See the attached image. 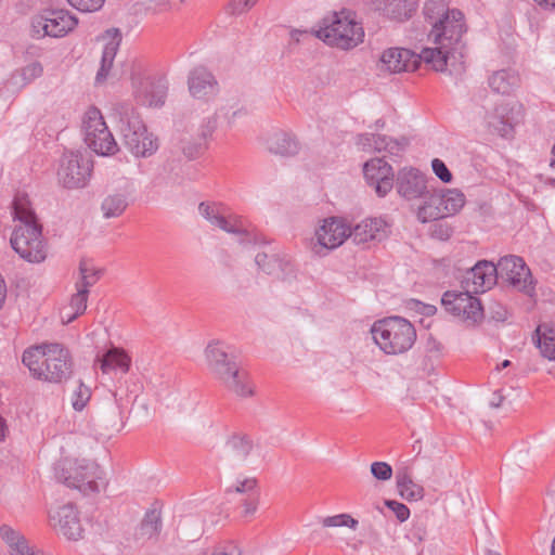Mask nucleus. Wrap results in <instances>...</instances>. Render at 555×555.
I'll list each match as a JSON object with an SVG mask.
<instances>
[{"instance_id":"obj_1","label":"nucleus","mask_w":555,"mask_h":555,"mask_svg":"<svg viewBox=\"0 0 555 555\" xmlns=\"http://www.w3.org/2000/svg\"><path fill=\"white\" fill-rule=\"evenodd\" d=\"M22 363L29 370L33 378L63 385L74 375V358L70 350L61 343H41L26 348Z\"/></svg>"},{"instance_id":"obj_2","label":"nucleus","mask_w":555,"mask_h":555,"mask_svg":"<svg viewBox=\"0 0 555 555\" xmlns=\"http://www.w3.org/2000/svg\"><path fill=\"white\" fill-rule=\"evenodd\" d=\"M13 217L18 222L10 238L12 248L28 262L39 263L47 258V243L27 194L17 193L12 202Z\"/></svg>"},{"instance_id":"obj_3","label":"nucleus","mask_w":555,"mask_h":555,"mask_svg":"<svg viewBox=\"0 0 555 555\" xmlns=\"http://www.w3.org/2000/svg\"><path fill=\"white\" fill-rule=\"evenodd\" d=\"M205 359L210 374L225 389L238 397L254 395L247 371L240 366L235 356L228 352V347L222 341L208 343L205 348Z\"/></svg>"},{"instance_id":"obj_4","label":"nucleus","mask_w":555,"mask_h":555,"mask_svg":"<svg viewBox=\"0 0 555 555\" xmlns=\"http://www.w3.org/2000/svg\"><path fill=\"white\" fill-rule=\"evenodd\" d=\"M465 33L464 14L456 9H452L451 14L428 33V40L435 44L429 50L437 53L434 60H439L438 56L443 59V70L449 62L453 64L463 61L466 50V43L463 41Z\"/></svg>"},{"instance_id":"obj_5","label":"nucleus","mask_w":555,"mask_h":555,"mask_svg":"<svg viewBox=\"0 0 555 555\" xmlns=\"http://www.w3.org/2000/svg\"><path fill=\"white\" fill-rule=\"evenodd\" d=\"M125 146L137 157H150L158 150V140L147 131L138 111L130 103L115 105Z\"/></svg>"},{"instance_id":"obj_6","label":"nucleus","mask_w":555,"mask_h":555,"mask_svg":"<svg viewBox=\"0 0 555 555\" xmlns=\"http://www.w3.org/2000/svg\"><path fill=\"white\" fill-rule=\"evenodd\" d=\"M371 333L376 345L386 354L404 353L416 340V330L413 324L397 315L375 321Z\"/></svg>"},{"instance_id":"obj_7","label":"nucleus","mask_w":555,"mask_h":555,"mask_svg":"<svg viewBox=\"0 0 555 555\" xmlns=\"http://www.w3.org/2000/svg\"><path fill=\"white\" fill-rule=\"evenodd\" d=\"M314 36L331 47L350 50L363 41L364 30L360 23L350 17V14L340 12L325 17Z\"/></svg>"},{"instance_id":"obj_8","label":"nucleus","mask_w":555,"mask_h":555,"mask_svg":"<svg viewBox=\"0 0 555 555\" xmlns=\"http://www.w3.org/2000/svg\"><path fill=\"white\" fill-rule=\"evenodd\" d=\"M435 55L437 53L429 48H423L420 53L404 48H390L383 52L380 61L391 73L415 72L423 63L430 69L443 72V59L438 56L439 60H434Z\"/></svg>"},{"instance_id":"obj_9","label":"nucleus","mask_w":555,"mask_h":555,"mask_svg":"<svg viewBox=\"0 0 555 555\" xmlns=\"http://www.w3.org/2000/svg\"><path fill=\"white\" fill-rule=\"evenodd\" d=\"M78 24L77 18L68 11L61 9H42L30 21V36L41 39L47 36L61 38L72 31Z\"/></svg>"},{"instance_id":"obj_10","label":"nucleus","mask_w":555,"mask_h":555,"mask_svg":"<svg viewBox=\"0 0 555 555\" xmlns=\"http://www.w3.org/2000/svg\"><path fill=\"white\" fill-rule=\"evenodd\" d=\"M83 133L86 144L98 155H114L118 151V145L96 107L86 113Z\"/></svg>"},{"instance_id":"obj_11","label":"nucleus","mask_w":555,"mask_h":555,"mask_svg":"<svg viewBox=\"0 0 555 555\" xmlns=\"http://www.w3.org/2000/svg\"><path fill=\"white\" fill-rule=\"evenodd\" d=\"M472 293L469 288L465 292L447 291L441 297V305L448 313L475 326L483 320L485 311L480 299Z\"/></svg>"},{"instance_id":"obj_12","label":"nucleus","mask_w":555,"mask_h":555,"mask_svg":"<svg viewBox=\"0 0 555 555\" xmlns=\"http://www.w3.org/2000/svg\"><path fill=\"white\" fill-rule=\"evenodd\" d=\"M199 214L211 224L228 233L240 234L241 243H258L255 234L247 227V221L236 215H227V208L220 203L202 202L198 205Z\"/></svg>"},{"instance_id":"obj_13","label":"nucleus","mask_w":555,"mask_h":555,"mask_svg":"<svg viewBox=\"0 0 555 555\" xmlns=\"http://www.w3.org/2000/svg\"><path fill=\"white\" fill-rule=\"evenodd\" d=\"M498 280L508 283L529 297L535 296L534 281L530 269L519 256L508 255L500 258L495 264Z\"/></svg>"},{"instance_id":"obj_14","label":"nucleus","mask_w":555,"mask_h":555,"mask_svg":"<svg viewBox=\"0 0 555 555\" xmlns=\"http://www.w3.org/2000/svg\"><path fill=\"white\" fill-rule=\"evenodd\" d=\"M92 160L79 152H65L57 171L60 183L66 189L86 186L92 172Z\"/></svg>"},{"instance_id":"obj_15","label":"nucleus","mask_w":555,"mask_h":555,"mask_svg":"<svg viewBox=\"0 0 555 555\" xmlns=\"http://www.w3.org/2000/svg\"><path fill=\"white\" fill-rule=\"evenodd\" d=\"M363 173L367 184L379 197L386 196L395 183L392 167L384 158H372L364 163Z\"/></svg>"},{"instance_id":"obj_16","label":"nucleus","mask_w":555,"mask_h":555,"mask_svg":"<svg viewBox=\"0 0 555 555\" xmlns=\"http://www.w3.org/2000/svg\"><path fill=\"white\" fill-rule=\"evenodd\" d=\"M396 189L406 201L421 199L427 194L426 176L416 168H403L398 171Z\"/></svg>"},{"instance_id":"obj_17","label":"nucleus","mask_w":555,"mask_h":555,"mask_svg":"<svg viewBox=\"0 0 555 555\" xmlns=\"http://www.w3.org/2000/svg\"><path fill=\"white\" fill-rule=\"evenodd\" d=\"M520 105L502 103L487 116L488 126L502 138L512 137L514 127L519 121Z\"/></svg>"},{"instance_id":"obj_18","label":"nucleus","mask_w":555,"mask_h":555,"mask_svg":"<svg viewBox=\"0 0 555 555\" xmlns=\"http://www.w3.org/2000/svg\"><path fill=\"white\" fill-rule=\"evenodd\" d=\"M188 87L191 95L195 99H209L219 92L216 77L203 65H198L190 72Z\"/></svg>"},{"instance_id":"obj_19","label":"nucleus","mask_w":555,"mask_h":555,"mask_svg":"<svg viewBox=\"0 0 555 555\" xmlns=\"http://www.w3.org/2000/svg\"><path fill=\"white\" fill-rule=\"evenodd\" d=\"M498 282V272L492 261L479 260L465 275V283L473 293H483Z\"/></svg>"},{"instance_id":"obj_20","label":"nucleus","mask_w":555,"mask_h":555,"mask_svg":"<svg viewBox=\"0 0 555 555\" xmlns=\"http://www.w3.org/2000/svg\"><path fill=\"white\" fill-rule=\"evenodd\" d=\"M375 9L396 22H405L416 12L417 0H372Z\"/></svg>"},{"instance_id":"obj_21","label":"nucleus","mask_w":555,"mask_h":555,"mask_svg":"<svg viewBox=\"0 0 555 555\" xmlns=\"http://www.w3.org/2000/svg\"><path fill=\"white\" fill-rule=\"evenodd\" d=\"M315 235L321 246L333 249L349 238V227L341 220L331 218L324 221L323 225L317 230Z\"/></svg>"},{"instance_id":"obj_22","label":"nucleus","mask_w":555,"mask_h":555,"mask_svg":"<svg viewBox=\"0 0 555 555\" xmlns=\"http://www.w3.org/2000/svg\"><path fill=\"white\" fill-rule=\"evenodd\" d=\"M386 222L380 218H369L349 229V238L356 244H365L371 241L380 242L387 236Z\"/></svg>"},{"instance_id":"obj_23","label":"nucleus","mask_w":555,"mask_h":555,"mask_svg":"<svg viewBox=\"0 0 555 555\" xmlns=\"http://www.w3.org/2000/svg\"><path fill=\"white\" fill-rule=\"evenodd\" d=\"M52 519H57L60 531L68 540H78L82 537V527L78 517V512L72 503L65 504L59 508Z\"/></svg>"},{"instance_id":"obj_24","label":"nucleus","mask_w":555,"mask_h":555,"mask_svg":"<svg viewBox=\"0 0 555 555\" xmlns=\"http://www.w3.org/2000/svg\"><path fill=\"white\" fill-rule=\"evenodd\" d=\"M167 83L164 79L144 78L137 90L138 99L149 106H162L167 95Z\"/></svg>"},{"instance_id":"obj_25","label":"nucleus","mask_w":555,"mask_h":555,"mask_svg":"<svg viewBox=\"0 0 555 555\" xmlns=\"http://www.w3.org/2000/svg\"><path fill=\"white\" fill-rule=\"evenodd\" d=\"M268 151L283 157H292L299 153L300 143L292 133L276 131L267 139Z\"/></svg>"},{"instance_id":"obj_26","label":"nucleus","mask_w":555,"mask_h":555,"mask_svg":"<svg viewBox=\"0 0 555 555\" xmlns=\"http://www.w3.org/2000/svg\"><path fill=\"white\" fill-rule=\"evenodd\" d=\"M421 199H423V204L417 209V219L421 222L425 223L444 218L441 190L430 191L427 189V194Z\"/></svg>"},{"instance_id":"obj_27","label":"nucleus","mask_w":555,"mask_h":555,"mask_svg":"<svg viewBox=\"0 0 555 555\" xmlns=\"http://www.w3.org/2000/svg\"><path fill=\"white\" fill-rule=\"evenodd\" d=\"M488 85L492 92L509 95L519 87L520 77L515 69H500L488 77Z\"/></svg>"},{"instance_id":"obj_28","label":"nucleus","mask_w":555,"mask_h":555,"mask_svg":"<svg viewBox=\"0 0 555 555\" xmlns=\"http://www.w3.org/2000/svg\"><path fill=\"white\" fill-rule=\"evenodd\" d=\"M162 516L160 512L153 508L149 509L140 525L135 529L134 539L138 542H145L150 540H157L162 531Z\"/></svg>"},{"instance_id":"obj_29","label":"nucleus","mask_w":555,"mask_h":555,"mask_svg":"<svg viewBox=\"0 0 555 555\" xmlns=\"http://www.w3.org/2000/svg\"><path fill=\"white\" fill-rule=\"evenodd\" d=\"M99 361L104 374H108L112 371H120L125 374L129 371L131 364V358L128 353L124 349L117 347H111L107 349Z\"/></svg>"},{"instance_id":"obj_30","label":"nucleus","mask_w":555,"mask_h":555,"mask_svg":"<svg viewBox=\"0 0 555 555\" xmlns=\"http://www.w3.org/2000/svg\"><path fill=\"white\" fill-rule=\"evenodd\" d=\"M225 448L232 461L242 463L245 462L251 453L254 441L246 434L234 433L227 439Z\"/></svg>"},{"instance_id":"obj_31","label":"nucleus","mask_w":555,"mask_h":555,"mask_svg":"<svg viewBox=\"0 0 555 555\" xmlns=\"http://www.w3.org/2000/svg\"><path fill=\"white\" fill-rule=\"evenodd\" d=\"M113 30L114 38L105 44L102 52L101 66L95 77L96 82H103L107 78L121 41L119 29L114 28Z\"/></svg>"},{"instance_id":"obj_32","label":"nucleus","mask_w":555,"mask_h":555,"mask_svg":"<svg viewBox=\"0 0 555 555\" xmlns=\"http://www.w3.org/2000/svg\"><path fill=\"white\" fill-rule=\"evenodd\" d=\"M397 489L399 494L408 501L421 500L424 496V488L415 483L406 470L398 472L396 475Z\"/></svg>"},{"instance_id":"obj_33","label":"nucleus","mask_w":555,"mask_h":555,"mask_svg":"<svg viewBox=\"0 0 555 555\" xmlns=\"http://www.w3.org/2000/svg\"><path fill=\"white\" fill-rule=\"evenodd\" d=\"M449 14H451V10L444 0H427L423 8L424 18L431 28L440 25Z\"/></svg>"},{"instance_id":"obj_34","label":"nucleus","mask_w":555,"mask_h":555,"mask_svg":"<svg viewBox=\"0 0 555 555\" xmlns=\"http://www.w3.org/2000/svg\"><path fill=\"white\" fill-rule=\"evenodd\" d=\"M542 327L538 326L532 339L544 358L555 360V327H544L543 332Z\"/></svg>"},{"instance_id":"obj_35","label":"nucleus","mask_w":555,"mask_h":555,"mask_svg":"<svg viewBox=\"0 0 555 555\" xmlns=\"http://www.w3.org/2000/svg\"><path fill=\"white\" fill-rule=\"evenodd\" d=\"M128 205L129 203L126 194L115 193L107 195L103 199L101 204V209L103 211L104 218H117L125 212Z\"/></svg>"},{"instance_id":"obj_36","label":"nucleus","mask_w":555,"mask_h":555,"mask_svg":"<svg viewBox=\"0 0 555 555\" xmlns=\"http://www.w3.org/2000/svg\"><path fill=\"white\" fill-rule=\"evenodd\" d=\"M178 150L189 159L199 158L208 150V143L195 137H183L178 142Z\"/></svg>"},{"instance_id":"obj_37","label":"nucleus","mask_w":555,"mask_h":555,"mask_svg":"<svg viewBox=\"0 0 555 555\" xmlns=\"http://www.w3.org/2000/svg\"><path fill=\"white\" fill-rule=\"evenodd\" d=\"M443 196L444 217L459 212L465 204V195L457 189L441 190Z\"/></svg>"},{"instance_id":"obj_38","label":"nucleus","mask_w":555,"mask_h":555,"mask_svg":"<svg viewBox=\"0 0 555 555\" xmlns=\"http://www.w3.org/2000/svg\"><path fill=\"white\" fill-rule=\"evenodd\" d=\"M80 278L76 282V288L90 289L101 278L102 270L95 269L88 260L82 259L79 263Z\"/></svg>"},{"instance_id":"obj_39","label":"nucleus","mask_w":555,"mask_h":555,"mask_svg":"<svg viewBox=\"0 0 555 555\" xmlns=\"http://www.w3.org/2000/svg\"><path fill=\"white\" fill-rule=\"evenodd\" d=\"M89 292L90 291L85 288H76V293L72 296L69 302V309L72 312L65 314L66 320L63 319L64 323L68 324L85 313L87 309Z\"/></svg>"},{"instance_id":"obj_40","label":"nucleus","mask_w":555,"mask_h":555,"mask_svg":"<svg viewBox=\"0 0 555 555\" xmlns=\"http://www.w3.org/2000/svg\"><path fill=\"white\" fill-rule=\"evenodd\" d=\"M73 481L78 483V486H73V488L80 491H98V482L93 479L89 465L77 464Z\"/></svg>"},{"instance_id":"obj_41","label":"nucleus","mask_w":555,"mask_h":555,"mask_svg":"<svg viewBox=\"0 0 555 555\" xmlns=\"http://www.w3.org/2000/svg\"><path fill=\"white\" fill-rule=\"evenodd\" d=\"M76 467V462H72L69 460L59 461L54 466L55 479L68 488H73V486H78V483L73 481V475L75 473Z\"/></svg>"},{"instance_id":"obj_42","label":"nucleus","mask_w":555,"mask_h":555,"mask_svg":"<svg viewBox=\"0 0 555 555\" xmlns=\"http://www.w3.org/2000/svg\"><path fill=\"white\" fill-rule=\"evenodd\" d=\"M258 268L267 274H278V266L280 263V255L258 253L255 257Z\"/></svg>"},{"instance_id":"obj_43","label":"nucleus","mask_w":555,"mask_h":555,"mask_svg":"<svg viewBox=\"0 0 555 555\" xmlns=\"http://www.w3.org/2000/svg\"><path fill=\"white\" fill-rule=\"evenodd\" d=\"M91 398V390L81 380L72 396V405L75 411H82Z\"/></svg>"},{"instance_id":"obj_44","label":"nucleus","mask_w":555,"mask_h":555,"mask_svg":"<svg viewBox=\"0 0 555 555\" xmlns=\"http://www.w3.org/2000/svg\"><path fill=\"white\" fill-rule=\"evenodd\" d=\"M323 527H341L346 526L351 529H357L358 520L352 518L348 514H339L335 516H328L322 519Z\"/></svg>"},{"instance_id":"obj_45","label":"nucleus","mask_w":555,"mask_h":555,"mask_svg":"<svg viewBox=\"0 0 555 555\" xmlns=\"http://www.w3.org/2000/svg\"><path fill=\"white\" fill-rule=\"evenodd\" d=\"M258 480L254 477L245 478L244 480L237 481L236 485L230 486L225 489L227 494L231 493H257Z\"/></svg>"},{"instance_id":"obj_46","label":"nucleus","mask_w":555,"mask_h":555,"mask_svg":"<svg viewBox=\"0 0 555 555\" xmlns=\"http://www.w3.org/2000/svg\"><path fill=\"white\" fill-rule=\"evenodd\" d=\"M17 74L22 77L24 85H27L43 74V67L40 62H33L22 67Z\"/></svg>"},{"instance_id":"obj_47","label":"nucleus","mask_w":555,"mask_h":555,"mask_svg":"<svg viewBox=\"0 0 555 555\" xmlns=\"http://www.w3.org/2000/svg\"><path fill=\"white\" fill-rule=\"evenodd\" d=\"M258 0H230L227 5V12L230 15H241L251 10Z\"/></svg>"},{"instance_id":"obj_48","label":"nucleus","mask_w":555,"mask_h":555,"mask_svg":"<svg viewBox=\"0 0 555 555\" xmlns=\"http://www.w3.org/2000/svg\"><path fill=\"white\" fill-rule=\"evenodd\" d=\"M218 120L217 116L212 115L204 119L203 124L201 125L198 138L203 140L204 142H207L212 138L214 132L217 129Z\"/></svg>"},{"instance_id":"obj_49","label":"nucleus","mask_w":555,"mask_h":555,"mask_svg":"<svg viewBox=\"0 0 555 555\" xmlns=\"http://www.w3.org/2000/svg\"><path fill=\"white\" fill-rule=\"evenodd\" d=\"M259 493H250L242 501V517L249 518L255 515L259 505Z\"/></svg>"},{"instance_id":"obj_50","label":"nucleus","mask_w":555,"mask_h":555,"mask_svg":"<svg viewBox=\"0 0 555 555\" xmlns=\"http://www.w3.org/2000/svg\"><path fill=\"white\" fill-rule=\"evenodd\" d=\"M371 473L377 480H389L392 476V467L386 462H374L371 464Z\"/></svg>"},{"instance_id":"obj_51","label":"nucleus","mask_w":555,"mask_h":555,"mask_svg":"<svg viewBox=\"0 0 555 555\" xmlns=\"http://www.w3.org/2000/svg\"><path fill=\"white\" fill-rule=\"evenodd\" d=\"M72 7L81 12H94L102 8L105 0H67Z\"/></svg>"},{"instance_id":"obj_52","label":"nucleus","mask_w":555,"mask_h":555,"mask_svg":"<svg viewBox=\"0 0 555 555\" xmlns=\"http://www.w3.org/2000/svg\"><path fill=\"white\" fill-rule=\"evenodd\" d=\"M431 168L434 173L444 183H450L453 179V176L443 160L439 158H434L431 160Z\"/></svg>"},{"instance_id":"obj_53","label":"nucleus","mask_w":555,"mask_h":555,"mask_svg":"<svg viewBox=\"0 0 555 555\" xmlns=\"http://www.w3.org/2000/svg\"><path fill=\"white\" fill-rule=\"evenodd\" d=\"M385 505L393 512V514L396 515L397 519L400 522H403L409 519L410 509L405 504L395 500H386Z\"/></svg>"},{"instance_id":"obj_54","label":"nucleus","mask_w":555,"mask_h":555,"mask_svg":"<svg viewBox=\"0 0 555 555\" xmlns=\"http://www.w3.org/2000/svg\"><path fill=\"white\" fill-rule=\"evenodd\" d=\"M295 272H296V269H295V264L292 261V259L286 256H283V257L280 256V263L278 266V274L276 275L281 276L283 280H286L289 278H294Z\"/></svg>"},{"instance_id":"obj_55","label":"nucleus","mask_w":555,"mask_h":555,"mask_svg":"<svg viewBox=\"0 0 555 555\" xmlns=\"http://www.w3.org/2000/svg\"><path fill=\"white\" fill-rule=\"evenodd\" d=\"M210 555H242V550L233 541L216 545Z\"/></svg>"},{"instance_id":"obj_56","label":"nucleus","mask_w":555,"mask_h":555,"mask_svg":"<svg viewBox=\"0 0 555 555\" xmlns=\"http://www.w3.org/2000/svg\"><path fill=\"white\" fill-rule=\"evenodd\" d=\"M23 534L16 530H14L9 525L0 526V538L8 544V546H13L14 542L22 539Z\"/></svg>"},{"instance_id":"obj_57","label":"nucleus","mask_w":555,"mask_h":555,"mask_svg":"<svg viewBox=\"0 0 555 555\" xmlns=\"http://www.w3.org/2000/svg\"><path fill=\"white\" fill-rule=\"evenodd\" d=\"M37 550L30 547L26 538L23 535L22 539L14 542L13 546H10L11 555H31Z\"/></svg>"},{"instance_id":"obj_58","label":"nucleus","mask_w":555,"mask_h":555,"mask_svg":"<svg viewBox=\"0 0 555 555\" xmlns=\"http://www.w3.org/2000/svg\"><path fill=\"white\" fill-rule=\"evenodd\" d=\"M408 144H409V141L405 138H402L401 140H395V139L390 138L386 151L390 155L400 156L401 153L408 146Z\"/></svg>"},{"instance_id":"obj_59","label":"nucleus","mask_w":555,"mask_h":555,"mask_svg":"<svg viewBox=\"0 0 555 555\" xmlns=\"http://www.w3.org/2000/svg\"><path fill=\"white\" fill-rule=\"evenodd\" d=\"M491 318L496 322H504L507 319V309L501 304H493L489 307Z\"/></svg>"},{"instance_id":"obj_60","label":"nucleus","mask_w":555,"mask_h":555,"mask_svg":"<svg viewBox=\"0 0 555 555\" xmlns=\"http://www.w3.org/2000/svg\"><path fill=\"white\" fill-rule=\"evenodd\" d=\"M452 229L447 224L436 223L434 224L433 235L440 240H448L451 236Z\"/></svg>"},{"instance_id":"obj_61","label":"nucleus","mask_w":555,"mask_h":555,"mask_svg":"<svg viewBox=\"0 0 555 555\" xmlns=\"http://www.w3.org/2000/svg\"><path fill=\"white\" fill-rule=\"evenodd\" d=\"M389 137L384 134H374L373 149L377 152L386 151L389 142Z\"/></svg>"},{"instance_id":"obj_62","label":"nucleus","mask_w":555,"mask_h":555,"mask_svg":"<svg viewBox=\"0 0 555 555\" xmlns=\"http://www.w3.org/2000/svg\"><path fill=\"white\" fill-rule=\"evenodd\" d=\"M374 133H363L358 137L357 144L362 146L363 150L373 146Z\"/></svg>"},{"instance_id":"obj_63","label":"nucleus","mask_w":555,"mask_h":555,"mask_svg":"<svg viewBox=\"0 0 555 555\" xmlns=\"http://www.w3.org/2000/svg\"><path fill=\"white\" fill-rule=\"evenodd\" d=\"M302 36H309V33L307 30H299V29H294L291 33V38L296 43L300 42V37H302Z\"/></svg>"},{"instance_id":"obj_64","label":"nucleus","mask_w":555,"mask_h":555,"mask_svg":"<svg viewBox=\"0 0 555 555\" xmlns=\"http://www.w3.org/2000/svg\"><path fill=\"white\" fill-rule=\"evenodd\" d=\"M169 8H170V3L168 1H160V2H156L153 9L157 12H164V11L169 10Z\"/></svg>"}]
</instances>
